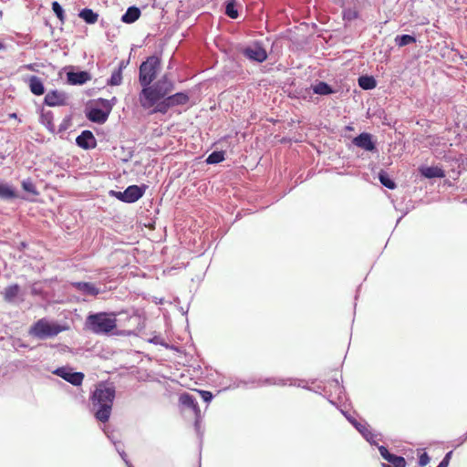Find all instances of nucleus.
<instances>
[{
	"label": "nucleus",
	"instance_id": "obj_1",
	"mask_svg": "<svg viewBox=\"0 0 467 467\" xmlns=\"http://www.w3.org/2000/svg\"><path fill=\"white\" fill-rule=\"evenodd\" d=\"M116 397V389L113 384L99 383L89 397L90 409L94 418L102 423L109 421L113 402Z\"/></svg>",
	"mask_w": 467,
	"mask_h": 467
},
{
	"label": "nucleus",
	"instance_id": "obj_2",
	"mask_svg": "<svg viewBox=\"0 0 467 467\" xmlns=\"http://www.w3.org/2000/svg\"><path fill=\"white\" fill-rule=\"evenodd\" d=\"M175 88L174 81L168 74L161 76L157 81L145 86L139 93V101L144 109H151L171 93Z\"/></svg>",
	"mask_w": 467,
	"mask_h": 467
},
{
	"label": "nucleus",
	"instance_id": "obj_3",
	"mask_svg": "<svg viewBox=\"0 0 467 467\" xmlns=\"http://www.w3.org/2000/svg\"><path fill=\"white\" fill-rule=\"evenodd\" d=\"M85 326L93 334L109 335L117 327V319L112 313H89L86 318Z\"/></svg>",
	"mask_w": 467,
	"mask_h": 467
},
{
	"label": "nucleus",
	"instance_id": "obj_4",
	"mask_svg": "<svg viewBox=\"0 0 467 467\" xmlns=\"http://www.w3.org/2000/svg\"><path fill=\"white\" fill-rule=\"evenodd\" d=\"M67 327L56 321H51L47 317H42L36 322L28 329V335L39 340L52 338L59 333L65 331Z\"/></svg>",
	"mask_w": 467,
	"mask_h": 467
},
{
	"label": "nucleus",
	"instance_id": "obj_5",
	"mask_svg": "<svg viewBox=\"0 0 467 467\" xmlns=\"http://www.w3.org/2000/svg\"><path fill=\"white\" fill-rule=\"evenodd\" d=\"M161 69V58L159 55H151L146 57L139 67V83L143 88L151 84Z\"/></svg>",
	"mask_w": 467,
	"mask_h": 467
},
{
	"label": "nucleus",
	"instance_id": "obj_6",
	"mask_svg": "<svg viewBox=\"0 0 467 467\" xmlns=\"http://www.w3.org/2000/svg\"><path fill=\"white\" fill-rule=\"evenodd\" d=\"M190 100V94L188 91H179L174 94H168L164 99L150 110V114H161L165 115L171 108L178 106H184Z\"/></svg>",
	"mask_w": 467,
	"mask_h": 467
},
{
	"label": "nucleus",
	"instance_id": "obj_7",
	"mask_svg": "<svg viewBox=\"0 0 467 467\" xmlns=\"http://www.w3.org/2000/svg\"><path fill=\"white\" fill-rule=\"evenodd\" d=\"M115 100V97L112 98L111 100L102 98L99 99L98 102L99 106H93L86 110L87 119L89 121L97 124L105 123L108 120L109 116L112 110Z\"/></svg>",
	"mask_w": 467,
	"mask_h": 467
},
{
	"label": "nucleus",
	"instance_id": "obj_8",
	"mask_svg": "<svg viewBox=\"0 0 467 467\" xmlns=\"http://www.w3.org/2000/svg\"><path fill=\"white\" fill-rule=\"evenodd\" d=\"M148 189V185L142 183L140 185L132 184L128 186L124 191H109V196L124 203H133L140 200Z\"/></svg>",
	"mask_w": 467,
	"mask_h": 467
},
{
	"label": "nucleus",
	"instance_id": "obj_9",
	"mask_svg": "<svg viewBox=\"0 0 467 467\" xmlns=\"http://www.w3.org/2000/svg\"><path fill=\"white\" fill-rule=\"evenodd\" d=\"M240 53L246 59L254 63H263L268 57L266 49L259 40H255L252 44L243 47L240 49Z\"/></svg>",
	"mask_w": 467,
	"mask_h": 467
},
{
	"label": "nucleus",
	"instance_id": "obj_10",
	"mask_svg": "<svg viewBox=\"0 0 467 467\" xmlns=\"http://www.w3.org/2000/svg\"><path fill=\"white\" fill-rule=\"evenodd\" d=\"M352 144L368 152H377V140L375 137L367 131H363L352 139Z\"/></svg>",
	"mask_w": 467,
	"mask_h": 467
},
{
	"label": "nucleus",
	"instance_id": "obj_11",
	"mask_svg": "<svg viewBox=\"0 0 467 467\" xmlns=\"http://www.w3.org/2000/svg\"><path fill=\"white\" fill-rule=\"evenodd\" d=\"M53 374L76 387L80 386L84 379L82 372L73 371L68 367H58L53 371Z\"/></svg>",
	"mask_w": 467,
	"mask_h": 467
},
{
	"label": "nucleus",
	"instance_id": "obj_12",
	"mask_svg": "<svg viewBox=\"0 0 467 467\" xmlns=\"http://www.w3.org/2000/svg\"><path fill=\"white\" fill-rule=\"evenodd\" d=\"M69 96L57 89L48 91L44 98V104L48 107L66 106L68 104Z\"/></svg>",
	"mask_w": 467,
	"mask_h": 467
},
{
	"label": "nucleus",
	"instance_id": "obj_13",
	"mask_svg": "<svg viewBox=\"0 0 467 467\" xmlns=\"http://www.w3.org/2000/svg\"><path fill=\"white\" fill-rule=\"evenodd\" d=\"M179 401L182 406L189 408L193 411L195 415L194 426L198 431L200 427L199 419L201 418V410L195 397L188 392H183L180 395Z\"/></svg>",
	"mask_w": 467,
	"mask_h": 467
},
{
	"label": "nucleus",
	"instance_id": "obj_14",
	"mask_svg": "<svg viewBox=\"0 0 467 467\" xmlns=\"http://www.w3.org/2000/svg\"><path fill=\"white\" fill-rule=\"evenodd\" d=\"M91 74L87 70H74L73 67L67 73V83L72 86H81L91 79Z\"/></svg>",
	"mask_w": 467,
	"mask_h": 467
},
{
	"label": "nucleus",
	"instance_id": "obj_15",
	"mask_svg": "<svg viewBox=\"0 0 467 467\" xmlns=\"http://www.w3.org/2000/svg\"><path fill=\"white\" fill-rule=\"evenodd\" d=\"M76 144L79 148L88 150L97 147V140L91 130H84L76 138Z\"/></svg>",
	"mask_w": 467,
	"mask_h": 467
},
{
	"label": "nucleus",
	"instance_id": "obj_16",
	"mask_svg": "<svg viewBox=\"0 0 467 467\" xmlns=\"http://www.w3.org/2000/svg\"><path fill=\"white\" fill-rule=\"evenodd\" d=\"M419 173L421 177L426 179H441L446 176L444 170L439 166L421 165L419 167Z\"/></svg>",
	"mask_w": 467,
	"mask_h": 467
},
{
	"label": "nucleus",
	"instance_id": "obj_17",
	"mask_svg": "<svg viewBox=\"0 0 467 467\" xmlns=\"http://www.w3.org/2000/svg\"><path fill=\"white\" fill-rule=\"evenodd\" d=\"M71 286L85 296H96L100 293V290L90 282H73L71 283Z\"/></svg>",
	"mask_w": 467,
	"mask_h": 467
},
{
	"label": "nucleus",
	"instance_id": "obj_18",
	"mask_svg": "<svg viewBox=\"0 0 467 467\" xmlns=\"http://www.w3.org/2000/svg\"><path fill=\"white\" fill-rule=\"evenodd\" d=\"M311 89L314 94L320 96H328L336 93L335 88L323 80H317L315 84L311 85Z\"/></svg>",
	"mask_w": 467,
	"mask_h": 467
},
{
	"label": "nucleus",
	"instance_id": "obj_19",
	"mask_svg": "<svg viewBox=\"0 0 467 467\" xmlns=\"http://www.w3.org/2000/svg\"><path fill=\"white\" fill-rule=\"evenodd\" d=\"M355 429L370 445H377V441L375 440L377 434L372 431L369 425L366 421L364 423L359 422L358 425L355 427Z\"/></svg>",
	"mask_w": 467,
	"mask_h": 467
},
{
	"label": "nucleus",
	"instance_id": "obj_20",
	"mask_svg": "<svg viewBox=\"0 0 467 467\" xmlns=\"http://www.w3.org/2000/svg\"><path fill=\"white\" fill-rule=\"evenodd\" d=\"M28 87L32 94L41 96L45 93V86L43 80L37 76H30L28 78Z\"/></svg>",
	"mask_w": 467,
	"mask_h": 467
},
{
	"label": "nucleus",
	"instance_id": "obj_21",
	"mask_svg": "<svg viewBox=\"0 0 467 467\" xmlns=\"http://www.w3.org/2000/svg\"><path fill=\"white\" fill-rule=\"evenodd\" d=\"M141 15L140 9L136 5H130L127 8L126 12L121 16V22L125 24H132L136 22Z\"/></svg>",
	"mask_w": 467,
	"mask_h": 467
},
{
	"label": "nucleus",
	"instance_id": "obj_22",
	"mask_svg": "<svg viewBox=\"0 0 467 467\" xmlns=\"http://www.w3.org/2000/svg\"><path fill=\"white\" fill-rule=\"evenodd\" d=\"M252 387L260 388L263 386H271V385H277V386H285L286 382L285 379H278L274 377L265 378V379H255V381H251Z\"/></svg>",
	"mask_w": 467,
	"mask_h": 467
},
{
	"label": "nucleus",
	"instance_id": "obj_23",
	"mask_svg": "<svg viewBox=\"0 0 467 467\" xmlns=\"http://www.w3.org/2000/svg\"><path fill=\"white\" fill-rule=\"evenodd\" d=\"M21 287L18 284L7 285L3 291L4 300L7 303H15L16 298L19 296Z\"/></svg>",
	"mask_w": 467,
	"mask_h": 467
},
{
	"label": "nucleus",
	"instance_id": "obj_24",
	"mask_svg": "<svg viewBox=\"0 0 467 467\" xmlns=\"http://www.w3.org/2000/svg\"><path fill=\"white\" fill-rule=\"evenodd\" d=\"M53 119H54V113L51 110L41 109V113H40V117H39L40 123L43 124L50 133L55 134L56 128L53 123Z\"/></svg>",
	"mask_w": 467,
	"mask_h": 467
},
{
	"label": "nucleus",
	"instance_id": "obj_25",
	"mask_svg": "<svg viewBox=\"0 0 467 467\" xmlns=\"http://www.w3.org/2000/svg\"><path fill=\"white\" fill-rule=\"evenodd\" d=\"M237 0H225L223 3L224 14L231 19H237L240 16Z\"/></svg>",
	"mask_w": 467,
	"mask_h": 467
},
{
	"label": "nucleus",
	"instance_id": "obj_26",
	"mask_svg": "<svg viewBox=\"0 0 467 467\" xmlns=\"http://www.w3.org/2000/svg\"><path fill=\"white\" fill-rule=\"evenodd\" d=\"M251 381H255V379L250 378L248 379H241L235 378L234 379H232V383L229 386L223 388L222 390L225 391V390H229V389H235L238 388L253 389L254 387H252Z\"/></svg>",
	"mask_w": 467,
	"mask_h": 467
},
{
	"label": "nucleus",
	"instance_id": "obj_27",
	"mask_svg": "<svg viewBox=\"0 0 467 467\" xmlns=\"http://www.w3.org/2000/svg\"><path fill=\"white\" fill-rule=\"evenodd\" d=\"M358 83L363 90H371L377 87V80L371 75H361L358 78Z\"/></svg>",
	"mask_w": 467,
	"mask_h": 467
},
{
	"label": "nucleus",
	"instance_id": "obj_28",
	"mask_svg": "<svg viewBox=\"0 0 467 467\" xmlns=\"http://www.w3.org/2000/svg\"><path fill=\"white\" fill-rule=\"evenodd\" d=\"M16 197V191L12 185L0 182V199L9 201Z\"/></svg>",
	"mask_w": 467,
	"mask_h": 467
},
{
	"label": "nucleus",
	"instance_id": "obj_29",
	"mask_svg": "<svg viewBox=\"0 0 467 467\" xmlns=\"http://www.w3.org/2000/svg\"><path fill=\"white\" fill-rule=\"evenodd\" d=\"M78 16L87 24L93 25L98 21L99 14L88 7L81 9Z\"/></svg>",
	"mask_w": 467,
	"mask_h": 467
},
{
	"label": "nucleus",
	"instance_id": "obj_30",
	"mask_svg": "<svg viewBox=\"0 0 467 467\" xmlns=\"http://www.w3.org/2000/svg\"><path fill=\"white\" fill-rule=\"evenodd\" d=\"M328 391H332V395L334 394L337 399L341 400L343 395L345 394V389L344 386H342L339 383V380L337 379H333L329 380L328 382Z\"/></svg>",
	"mask_w": 467,
	"mask_h": 467
},
{
	"label": "nucleus",
	"instance_id": "obj_31",
	"mask_svg": "<svg viewBox=\"0 0 467 467\" xmlns=\"http://www.w3.org/2000/svg\"><path fill=\"white\" fill-rule=\"evenodd\" d=\"M387 463L382 462L381 467H406L407 462L403 456L392 454Z\"/></svg>",
	"mask_w": 467,
	"mask_h": 467
},
{
	"label": "nucleus",
	"instance_id": "obj_32",
	"mask_svg": "<svg viewBox=\"0 0 467 467\" xmlns=\"http://www.w3.org/2000/svg\"><path fill=\"white\" fill-rule=\"evenodd\" d=\"M378 178L384 187L389 190H394L397 188V183L395 182V181L384 170H380V171L378 174Z\"/></svg>",
	"mask_w": 467,
	"mask_h": 467
},
{
	"label": "nucleus",
	"instance_id": "obj_33",
	"mask_svg": "<svg viewBox=\"0 0 467 467\" xmlns=\"http://www.w3.org/2000/svg\"><path fill=\"white\" fill-rule=\"evenodd\" d=\"M394 41L399 47H402L416 43L417 38L414 35L403 34L396 36Z\"/></svg>",
	"mask_w": 467,
	"mask_h": 467
},
{
	"label": "nucleus",
	"instance_id": "obj_34",
	"mask_svg": "<svg viewBox=\"0 0 467 467\" xmlns=\"http://www.w3.org/2000/svg\"><path fill=\"white\" fill-rule=\"evenodd\" d=\"M225 160L224 150H213L205 160V162L210 165L218 164Z\"/></svg>",
	"mask_w": 467,
	"mask_h": 467
},
{
	"label": "nucleus",
	"instance_id": "obj_35",
	"mask_svg": "<svg viewBox=\"0 0 467 467\" xmlns=\"http://www.w3.org/2000/svg\"><path fill=\"white\" fill-rule=\"evenodd\" d=\"M21 186L25 192L31 193L34 196L39 195V192L37 191L35 183L30 178L23 180L21 182Z\"/></svg>",
	"mask_w": 467,
	"mask_h": 467
},
{
	"label": "nucleus",
	"instance_id": "obj_36",
	"mask_svg": "<svg viewBox=\"0 0 467 467\" xmlns=\"http://www.w3.org/2000/svg\"><path fill=\"white\" fill-rule=\"evenodd\" d=\"M122 83V72L121 69H114L111 73L110 78L107 80L108 86H119Z\"/></svg>",
	"mask_w": 467,
	"mask_h": 467
},
{
	"label": "nucleus",
	"instance_id": "obj_37",
	"mask_svg": "<svg viewBox=\"0 0 467 467\" xmlns=\"http://www.w3.org/2000/svg\"><path fill=\"white\" fill-rule=\"evenodd\" d=\"M359 16V12L353 8H345L342 11V19L346 22H351L353 20L358 19Z\"/></svg>",
	"mask_w": 467,
	"mask_h": 467
},
{
	"label": "nucleus",
	"instance_id": "obj_38",
	"mask_svg": "<svg viewBox=\"0 0 467 467\" xmlns=\"http://www.w3.org/2000/svg\"><path fill=\"white\" fill-rule=\"evenodd\" d=\"M52 11L57 16V17L60 20L61 23L65 21V11L62 5L57 2H52Z\"/></svg>",
	"mask_w": 467,
	"mask_h": 467
},
{
	"label": "nucleus",
	"instance_id": "obj_39",
	"mask_svg": "<svg viewBox=\"0 0 467 467\" xmlns=\"http://www.w3.org/2000/svg\"><path fill=\"white\" fill-rule=\"evenodd\" d=\"M327 388H328V386H326V387L317 386V388L316 389H312L311 391H314L318 394H322L321 391H323L324 392L323 396L328 400V402L330 404L336 406V402L334 401V400H332V391H328Z\"/></svg>",
	"mask_w": 467,
	"mask_h": 467
},
{
	"label": "nucleus",
	"instance_id": "obj_40",
	"mask_svg": "<svg viewBox=\"0 0 467 467\" xmlns=\"http://www.w3.org/2000/svg\"><path fill=\"white\" fill-rule=\"evenodd\" d=\"M71 123H72L71 116L70 115L66 116L63 119L62 122L59 124L57 130H56V133H63L71 126Z\"/></svg>",
	"mask_w": 467,
	"mask_h": 467
},
{
	"label": "nucleus",
	"instance_id": "obj_41",
	"mask_svg": "<svg viewBox=\"0 0 467 467\" xmlns=\"http://www.w3.org/2000/svg\"><path fill=\"white\" fill-rule=\"evenodd\" d=\"M102 431L114 445H116V443H120V441L117 438L114 431L110 430L109 426H104L102 428Z\"/></svg>",
	"mask_w": 467,
	"mask_h": 467
},
{
	"label": "nucleus",
	"instance_id": "obj_42",
	"mask_svg": "<svg viewBox=\"0 0 467 467\" xmlns=\"http://www.w3.org/2000/svg\"><path fill=\"white\" fill-rule=\"evenodd\" d=\"M285 382H289L290 385L296 386L298 388L306 389L307 390H312V389L303 383L306 382L305 379H297L293 378L285 379Z\"/></svg>",
	"mask_w": 467,
	"mask_h": 467
},
{
	"label": "nucleus",
	"instance_id": "obj_43",
	"mask_svg": "<svg viewBox=\"0 0 467 467\" xmlns=\"http://www.w3.org/2000/svg\"><path fill=\"white\" fill-rule=\"evenodd\" d=\"M197 391L204 402L210 403L213 400V394L211 391L203 389H198Z\"/></svg>",
	"mask_w": 467,
	"mask_h": 467
},
{
	"label": "nucleus",
	"instance_id": "obj_44",
	"mask_svg": "<svg viewBox=\"0 0 467 467\" xmlns=\"http://www.w3.org/2000/svg\"><path fill=\"white\" fill-rule=\"evenodd\" d=\"M377 448L380 453V456L387 461L393 453L389 451V449L384 445H379L377 443Z\"/></svg>",
	"mask_w": 467,
	"mask_h": 467
},
{
	"label": "nucleus",
	"instance_id": "obj_45",
	"mask_svg": "<svg viewBox=\"0 0 467 467\" xmlns=\"http://www.w3.org/2000/svg\"><path fill=\"white\" fill-rule=\"evenodd\" d=\"M431 461L429 454L424 451L419 455L418 464L420 467H425Z\"/></svg>",
	"mask_w": 467,
	"mask_h": 467
},
{
	"label": "nucleus",
	"instance_id": "obj_46",
	"mask_svg": "<svg viewBox=\"0 0 467 467\" xmlns=\"http://www.w3.org/2000/svg\"><path fill=\"white\" fill-rule=\"evenodd\" d=\"M341 413L344 415V417L347 419V420L355 428L357 425H358L359 421H358L352 415H350L348 412L342 410Z\"/></svg>",
	"mask_w": 467,
	"mask_h": 467
},
{
	"label": "nucleus",
	"instance_id": "obj_47",
	"mask_svg": "<svg viewBox=\"0 0 467 467\" xmlns=\"http://www.w3.org/2000/svg\"><path fill=\"white\" fill-rule=\"evenodd\" d=\"M149 342H150V343H152V344H154V345H161V346H164V347H166V348L168 347V346L164 343L163 339H162L160 336H155V337H153L152 338H150V339L149 340Z\"/></svg>",
	"mask_w": 467,
	"mask_h": 467
},
{
	"label": "nucleus",
	"instance_id": "obj_48",
	"mask_svg": "<svg viewBox=\"0 0 467 467\" xmlns=\"http://www.w3.org/2000/svg\"><path fill=\"white\" fill-rule=\"evenodd\" d=\"M451 456H452V451L446 452L444 457L442 458V460L440 462L443 463L444 465H446L448 467L450 464Z\"/></svg>",
	"mask_w": 467,
	"mask_h": 467
},
{
	"label": "nucleus",
	"instance_id": "obj_49",
	"mask_svg": "<svg viewBox=\"0 0 467 467\" xmlns=\"http://www.w3.org/2000/svg\"><path fill=\"white\" fill-rule=\"evenodd\" d=\"M31 293L34 296H40V295H42L43 291H42L41 288H38L36 286H33L32 289H31Z\"/></svg>",
	"mask_w": 467,
	"mask_h": 467
},
{
	"label": "nucleus",
	"instance_id": "obj_50",
	"mask_svg": "<svg viewBox=\"0 0 467 467\" xmlns=\"http://www.w3.org/2000/svg\"><path fill=\"white\" fill-rule=\"evenodd\" d=\"M119 455L120 456V458L122 459L123 462H126L127 460H129L128 455L124 450L119 451Z\"/></svg>",
	"mask_w": 467,
	"mask_h": 467
},
{
	"label": "nucleus",
	"instance_id": "obj_51",
	"mask_svg": "<svg viewBox=\"0 0 467 467\" xmlns=\"http://www.w3.org/2000/svg\"><path fill=\"white\" fill-rule=\"evenodd\" d=\"M128 61L125 62L124 60H121L116 69H121V72H123V69L127 67Z\"/></svg>",
	"mask_w": 467,
	"mask_h": 467
},
{
	"label": "nucleus",
	"instance_id": "obj_52",
	"mask_svg": "<svg viewBox=\"0 0 467 467\" xmlns=\"http://www.w3.org/2000/svg\"><path fill=\"white\" fill-rule=\"evenodd\" d=\"M24 68L31 71H36V64H26L23 66Z\"/></svg>",
	"mask_w": 467,
	"mask_h": 467
},
{
	"label": "nucleus",
	"instance_id": "obj_53",
	"mask_svg": "<svg viewBox=\"0 0 467 467\" xmlns=\"http://www.w3.org/2000/svg\"><path fill=\"white\" fill-rule=\"evenodd\" d=\"M458 441H459L458 445L464 443L467 441V431L462 436H461Z\"/></svg>",
	"mask_w": 467,
	"mask_h": 467
},
{
	"label": "nucleus",
	"instance_id": "obj_54",
	"mask_svg": "<svg viewBox=\"0 0 467 467\" xmlns=\"http://www.w3.org/2000/svg\"><path fill=\"white\" fill-rule=\"evenodd\" d=\"M114 446H115V449L118 453H119V451L123 450V448L120 446V443H116V445H114Z\"/></svg>",
	"mask_w": 467,
	"mask_h": 467
},
{
	"label": "nucleus",
	"instance_id": "obj_55",
	"mask_svg": "<svg viewBox=\"0 0 467 467\" xmlns=\"http://www.w3.org/2000/svg\"><path fill=\"white\" fill-rule=\"evenodd\" d=\"M125 462V464H126V466H127V467H133V465H132V463L130 462V460H127V461H126V462Z\"/></svg>",
	"mask_w": 467,
	"mask_h": 467
},
{
	"label": "nucleus",
	"instance_id": "obj_56",
	"mask_svg": "<svg viewBox=\"0 0 467 467\" xmlns=\"http://www.w3.org/2000/svg\"><path fill=\"white\" fill-rule=\"evenodd\" d=\"M19 347H20V348H29L27 344H25V343H23V342H22V343H20Z\"/></svg>",
	"mask_w": 467,
	"mask_h": 467
},
{
	"label": "nucleus",
	"instance_id": "obj_57",
	"mask_svg": "<svg viewBox=\"0 0 467 467\" xmlns=\"http://www.w3.org/2000/svg\"><path fill=\"white\" fill-rule=\"evenodd\" d=\"M9 116H10V118H12V119H16V118H17V114H16V113H12V114H10Z\"/></svg>",
	"mask_w": 467,
	"mask_h": 467
},
{
	"label": "nucleus",
	"instance_id": "obj_58",
	"mask_svg": "<svg viewBox=\"0 0 467 467\" xmlns=\"http://www.w3.org/2000/svg\"><path fill=\"white\" fill-rule=\"evenodd\" d=\"M347 130H353V127L351 125H348L346 127Z\"/></svg>",
	"mask_w": 467,
	"mask_h": 467
},
{
	"label": "nucleus",
	"instance_id": "obj_59",
	"mask_svg": "<svg viewBox=\"0 0 467 467\" xmlns=\"http://www.w3.org/2000/svg\"><path fill=\"white\" fill-rule=\"evenodd\" d=\"M5 156L2 152H0V160H5Z\"/></svg>",
	"mask_w": 467,
	"mask_h": 467
},
{
	"label": "nucleus",
	"instance_id": "obj_60",
	"mask_svg": "<svg viewBox=\"0 0 467 467\" xmlns=\"http://www.w3.org/2000/svg\"><path fill=\"white\" fill-rule=\"evenodd\" d=\"M437 467H447V466H446V465H444L443 463H441V462H440V463L437 465Z\"/></svg>",
	"mask_w": 467,
	"mask_h": 467
},
{
	"label": "nucleus",
	"instance_id": "obj_61",
	"mask_svg": "<svg viewBox=\"0 0 467 467\" xmlns=\"http://www.w3.org/2000/svg\"><path fill=\"white\" fill-rule=\"evenodd\" d=\"M21 246H22L23 248H26V243H24V242H22V243H21Z\"/></svg>",
	"mask_w": 467,
	"mask_h": 467
},
{
	"label": "nucleus",
	"instance_id": "obj_62",
	"mask_svg": "<svg viewBox=\"0 0 467 467\" xmlns=\"http://www.w3.org/2000/svg\"><path fill=\"white\" fill-rule=\"evenodd\" d=\"M4 47H5L4 44L0 41V49H2Z\"/></svg>",
	"mask_w": 467,
	"mask_h": 467
},
{
	"label": "nucleus",
	"instance_id": "obj_63",
	"mask_svg": "<svg viewBox=\"0 0 467 467\" xmlns=\"http://www.w3.org/2000/svg\"><path fill=\"white\" fill-rule=\"evenodd\" d=\"M181 312H182V315H186L187 314V310L184 311L182 308L181 309Z\"/></svg>",
	"mask_w": 467,
	"mask_h": 467
},
{
	"label": "nucleus",
	"instance_id": "obj_64",
	"mask_svg": "<svg viewBox=\"0 0 467 467\" xmlns=\"http://www.w3.org/2000/svg\"><path fill=\"white\" fill-rule=\"evenodd\" d=\"M401 219H402V216H400V217L398 219L397 223H399L401 221Z\"/></svg>",
	"mask_w": 467,
	"mask_h": 467
}]
</instances>
